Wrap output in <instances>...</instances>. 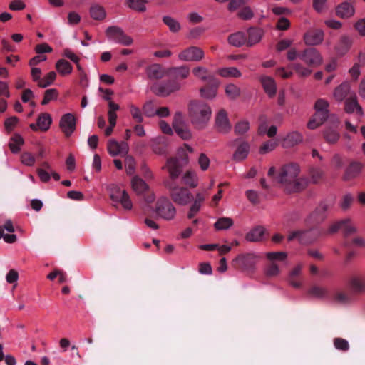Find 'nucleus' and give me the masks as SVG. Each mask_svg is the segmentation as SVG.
<instances>
[{
	"label": "nucleus",
	"instance_id": "f257e3e1",
	"mask_svg": "<svg viewBox=\"0 0 365 365\" xmlns=\"http://www.w3.org/2000/svg\"><path fill=\"white\" fill-rule=\"evenodd\" d=\"M188 162V156L184 148H180L178 152V157L170 158L167 160V168L170 180L165 182V186L169 189L172 200L177 204L185 205L191 202L192 195L185 187H178L175 180L182 171V168Z\"/></svg>",
	"mask_w": 365,
	"mask_h": 365
},
{
	"label": "nucleus",
	"instance_id": "f03ea898",
	"mask_svg": "<svg viewBox=\"0 0 365 365\" xmlns=\"http://www.w3.org/2000/svg\"><path fill=\"white\" fill-rule=\"evenodd\" d=\"M299 167L296 163H290L283 166L277 177V181L283 184L288 192H297L306 187L308 180L298 178Z\"/></svg>",
	"mask_w": 365,
	"mask_h": 365
},
{
	"label": "nucleus",
	"instance_id": "7ed1b4c3",
	"mask_svg": "<svg viewBox=\"0 0 365 365\" xmlns=\"http://www.w3.org/2000/svg\"><path fill=\"white\" fill-rule=\"evenodd\" d=\"M212 110L205 103L192 101L189 104V115L191 123L197 129L204 128L210 119Z\"/></svg>",
	"mask_w": 365,
	"mask_h": 365
},
{
	"label": "nucleus",
	"instance_id": "20e7f679",
	"mask_svg": "<svg viewBox=\"0 0 365 365\" xmlns=\"http://www.w3.org/2000/svg\"><path fill=\"white\" fill-rule=\"evenodd\" d=\"M327 231L321 230L318 228H313L307 230H297L292 232L288 237V241H292L294 239L304 245L310 244L315 241L319 236L327 235Z\"/></svg>",
	"mask_w": 365,
	"mask_h": 365
},
{
	"label": "nucleus",
	"instance_id": "39448f33",
	"mask_svg": "<svg viewBox=\"0 0 365 365\" xmlns=\"http://www.w3.org/2000/svg\"><path fill=\"white\" fill-rule=\"evenodd\" d=\"M181 85L176 80H168L155 83L151 86V91L157 96L166 97L180 89Z\"/></svg>",
	"mask_w": 365,
	"mask_h": 365
},
{
	"label": "nucleus",
	"instance_id": "423d86ee",
	"mask_svg": "<svg viewBox=\"0 0 365 365\" xmlns=\"http://www.w3.org/2000/svg\"><path fill=\"white\" fill-rule=\"evenodd\" d=\"M106 34L109 40L123 46H130L133 42L130 36H128L120 27L116 26H109L106 31Z\"/></svg>",
	"mask_w": 365,
	"mask_h": 365
},
{
	"label": "nucleus",
	"instance_id": "0eeeda50",
	"mask_svg": "<svg viewBox=\"0 0 365 365\" xmlns=\"http://www.w3.org/2000/svg\"><path fill=\"white\" fill-rule=\"evenodd\" d=\"M110 193V197L112 201L120 202L124 209L131 210L133 207L132 202L125 190H121L116 185H110L108 187Z\"/></svg>",
	"mask_w": 365,
	"mask_h": 365
},
{
	"label": "nucleus",
	"instance_id": "6e6552de",
	"mask_svg": "<svg viewBox=\"0 0 365 365\" xmlns=\"http://www.w3.org/2000/svg\"><path fill=\"white\" fill-rule=\"evenodd\" d=\"M155 212L160 217L170 220L174 218L176 210L168 198L160 197L156 202Z\"/></svg>",
	"mask_w": 365,
	"mask_h": 365
},
{
	"label": "nucleus",
	"instance_id": "1a4fd4ad",
	"mask_svg": "<svg viewBox=\"0 0 365 365\" xmlns=\"http://www.w3.org/2000/svg\"><path fill=\"white\" fill-rule=\"evenodd\" d=\"M299 58L309 67L316 68L322 63V56L317 49L309 47L299 53Z\"/></svg>",
	"mask_w": 365,
	"mask_h": 365
},
{
	"label": "nucleus",
	"instance_id": "9d476101",
	"mask_svg": "<svg viewBox=\"0 0 365 365\" xmlns=\"http://www.w3.org/2000/svg\"><path fill=\"white\" fill-rule=\"evenodd\" d=\"M341 230L345 237L356 232V228L352 225L349 218L337 221L329 226L327 230V234L332 235Z\"/></svg>",
	"mask_w": 365,
	"mask_h": 365
},
{
	"label": "nucleus",
	"instance_id": "9b49d317",
	"mask_svg": "<svg viewBox=\"0 0 365 365\" xmlns=\"http://www.w3.org/2000/svg\"><path fill=\"white\" fill-rule=\"evenodd\" d=\"M333 203L328 201H322L310 214L309 220L313 223L319 224L324 222L328 216L329 211L331 209Z\"/></svg>",
	"mask_w": 365,
	"mask_h": 365
},
{
	"label": "nucleus",
	"instance_id": "f8f14e48",
	"mask_svg": "<svg viewBox=\"0 0 365 365\" xmlns=\"http://www.w3.org/2000/svg\"><path fill=\"white\" fill-rule=\"evenodd\" d=\"M259 258H260V256L256 254L247 253L238 255L233 262L244 270H252Z\"/></svg>",
	"mask_w": 365,
	"mask_h": 365
},
{
	"label": "nucleus",
	"instance_id": "ddd939ff",
	"mask_svg": "<svg viewBox=\"0 0 365 365\" xmlns=\"http://www.w3.org/2000/svg\"><path fill=\"white\" fill-rule=\"evenodd\" d=\"M204 57V51L199 47L190 46L178 55L180 60L185 61H199Z\"/></svg>",
	"mask_w": 365,
	"mask_h": 365
},
{
	"label": "nucleus",
	"instance_id": "4468645a",
	"mask_svg": "<svg viewBox=\"0 0 365 365\" xmlns=\"http://www.w3.org/2000/svg\"><path fill=\"white\" fill-rule=\"evenodd\" d=\"M324 33L320 29L313 28L309 29L304 34V41L305 44L309 46H317L320 44L324 40Z\"/></svg>",
	"mask_w": 365,
	"mask_h": 365
},
{
	"label": "nucleus",
	"instance_id": "2eb2a0df",
	"mask_svg": "<svg viewBox=\"0 0 365 365\" xmlns=\"http://www.w3.org/2000/svg\"><path fill=\"white\" fill-rule=\"evenodd\" d=\"M59 125L66 137L71 136L76 130L75 116L71 113L63 115L60 120Z\"/></svg>",
	"mask_w": 365,
	"mask_h": 365
},
{
	"label": "nucleus",
	"instance_id": "dca6fc26",
	"mask_svg": "<svg viewBox=\"0 0 365 365\" xmlns=\"http://www.w3.org/2000/svg\"><path fill=\"white\" fill-rule=\"evenodd\" d=\"M15 231L13 222L11 220H6L1 226V238L6 243H14L17 240L16 235L14 234Z\"/></svg>",
	"mask_w": 365,
	"mask_h": 365
},
{
	"label": "nucleus",
	"instance_id": "f3484780",
	"mask_svg": "<svg viewBox=\"0 0 365 365\" xmlns=\"http://www.w3.org/2000/svg\"><path fill=\"white\" fill-rule=\"evenodd\" d=\"M264 35L263 29L257 27H250L246 34V46L252 47L259 43Z\"/></svg>",
	"mask_w": 365,
	"mask_h": 365
},
{
	"label": "nucleus",
	"instance_id": "a211bd4d",
	"mask_svg": "<svg viewBox=\"0 0 365 365\" xmlns=\"http://www.w3.org/2000/svg\"><path fill=\"white\" fill-rule=\"evenodd\" d=\"M354 38L350 36L343 35L340 37L335 46V50L339 56L345 55L351 48Z\"/></svg>",
	"mask_w": 365,
	"mask_h": 365
},
{
	"label": "nucleus",
	"instance_id": "6ab92c4d",
	"mask_svg": "<svg viewBox=\"0 0 365 365\" xmlns=\"http://www.w3.org/2000/svg\"><path fill=\"white\" fill-rule=\"evenodd\" d=\"M51 122V117L48 113H41L37 119L36 124H30V128L34 131L38 129L46 131L49 129Z\"/></svg>",
	"mask_w": 365,
	"mask_h": 365
},
{
	"label": "nucleus",
	"instance_id": "aec40b11",
	"mask_svg": "<svg viewBox=\"0 0 365 365\" xmlns=\"http://www.w3.org/2000/svg\"><path fill=\"white\" fill-rule=\"evenodd\" d=\"M215 123L218 131L221 133H227L231 128L227 116V113L225 110L219 111L216 116Z\"/></svg>",
	"mask_w": 365,
	"mask_h": 365
},
{
	"label": "nucleus",
	"instance_id": "412c9836",
	"mask_svg": "<svg viewBox=\"0 0 365 365\" xmlns=\"http://www.w3.org/2000/svg\"><path fill=\"white\" fill-rule=\"evenodd\" d=\"M206 85L200 89L202 97L205 98H212L216 96L220 82L217 79L211 82L205 83Z\"/></svg>",
	"mask_w": 365,
	"mask_h": 365
},
{
	"label": "nucleus",
	"instance_id": "4be33fe9",
	"mask_svg": "<svg viewBox=\"0 0 365 365\" xmlns=\"http://www.w3.org/2000/svg\"><path fill=\"white\" fill-rule=\"evenodd\" d=\"M354 6L349 2H342L336 8V14L341 19H348L354 14Z\"/></svg>",
	"mask_w": 365,
	"mask_h": 365
},
{
	"label": "nucleus",
	"instance_id": "5701e85b",
	"mask_svg": "<svg viewBox=\"0 0 365 365\" xmlns=\"http://www.w3.org/2000/svg\"><path fill=\"white\" fill-rule=\"evenodd\" d=\"M260 82L269 97L273 98L277 92V86L274 80L272 77L262 76L260 78Z\"/></svg>",
	"mask_w": 365,
	"mask_h": 365
},
{
	"label": "nucleus",
	"instance_id": "b1692460",
	"mask_svg": "<svg viewBox=\"0 0 365 365\" xmlns=\"http://www.w3.org/2000/svg\"><path fill=\"white\" fill-rule=\"evenodd\" d=\"M329 113L327 111H315L312 118L309 120L307 127L314 130L324 123L327 119Z\"/></svg>",
	"mask_w": 365,
	"mask_h": 365
},
{
	"label": "nucleus",
	"instance_id": "393cba45",
	"mask_svg": "<svg viewBox=\"0 0 365 365\" xmlns=\"http://www.w3.org/2000/svg\"><path fill=\"white\" fill-rule=\"evenodd\" d=\"M363 164L359 162L354 161L350 163L346 169L344 179L345 180H350L357 177L361 171Z\"/></svg>",
	"mask_w": 365,
	"mask_h": 365
},
{
	"label": "nucleus",
	"instance_id": "a878e982",
	"mask_svg": "<svg viewBox=\"0 0 365 365\" xmlns=\"http://www.w3.org/2000/svg\"><path fill=\"white\" fill-rule=\"evenodd\" d=\"M193 75L202 80L203 82H211L217 80L215 76L212 74L206 68L202 66H197L192 69Z\"/></svg>",
	"mask_w": 365,
	"mask_h": 365
},
{
	"label": "nucleus",
	"instance_id": "bb28decb",
	"mask_svg": "<svg viewBox=\"0 0 365 365\" xmlns=\"http://www.w3.org/2000/svg\"><path fill=\"white\" fill-rule=\"evenodd\" d=\"M349 286L351 289V294H359L365 291V280L357 277L350 279Z\"/></svg>",
	"mask_w": 365,
	"mask_h": 365
},
{
	"label": "nucleus",
	"instance_id": "cd10ccee",
	"mask_svg": "<svg viewBox=\"0 0 365 365\" xmlns=\"http://www.w3.org/2000/svg\"><path fill=\"white\" fill-rule=\"evenodd\" d=\"M302 140V135L299 133L294 131L287 134V135L284 138L282 142V146L285 148H292L300 143Z\"/></svg>",
	"mask_w": 365,
	"mask_h": 365
},
{
	"label": "nucleus",
	"instance_id": "c85d7f7f",
	"mask_svg": "<svg viewBox=\"0 0 365 365\" xmlns=\"http://www.w3.org/2000/svg\"><path fill=\"white\" fill-rule=\"evenodd\" d=\"M227 41L233 46L241 47L246 45V34L242 31L235 32L228 36Z\"/></svg>",
	"mask_w": 365,
	"mask_h": 365
},
{
	"label": "nucleus",
	"instance_id": "c756f323",
	"mask_svg": "<svg viewBox=\"0 0 365 365\" xmlns=\"http://www.w3.org/2000/svg\"><path fill=\"white\" fill-rule=\"evenodd\" d=\"M265 229L262 226H257L247 233L245 239L249 242H259L262 240Z\"/></svg>",
	"mask_w": 365,
	"mask_h": 365
},
{
	"label": "nucleus",
	"instance_id": "7c9ffc66",
	"mask_svg": "<svg viewBox=\"0 0 365 365\" xmlns=\"http://www.w3.org/2000/svg\"><path fill=\"white\" fill-rule=\"evenodd\" d=\"M250 152V145L247 142H242L237 148L233 154V159L236 161H241L245 159Z\"/></svg>",
	"mask_w": 365,
	"mask_h": 365
},
{
	"label": "nucleus",
	"instance_id": "2f4dec72",
	"mask_svg": "<svg viewBox=\"0 0 365 365\" xmlns=\"http://www.w3.org/2000/svg\"><path fill=\"white\" fill-rule=\"evenodd\" d=\"M345 110L349 113L354 112L360 115L362 113V108L358 103L356 96L350 97L346 100Z\"/></svg>",
	"mask_w": 365,
	"mask_h": 365
},
{
	"label": "nucleus",
	"instance_id": "473e14b6",
	"mask_svg": "<svg viewBox=\"0 0 365 365\" xmlns=\"http://www.w3.org/2000/svg\"><path fill=\"white\" fill-rule=\"evenodd\" d=\"M24 143V138L19 134H14L10 138L9 147L11 153H18Z\"/></svg>",
	"mask_w": 365,
	"mask_h": 365
},
{
	"label": "nucleus",
	"instance_id": "72a5a7b5",
	"mask_svg": "<svg viewBox=\"0 0 365 365\" xmlns=\"http://www.w3.org/2000/svg\"><path fill=\"white\" fill-rule=\"evenodd\" d=\"M147 75L150 79H160L164 76V71L159 64H153L148 67Z\"/></svg>",
	"mask_w": 365,
	"mask_h": 365
},
{
	"label": "nucleus",
	"instance_id": "f704fd0d",
	"mask_svg": "<svg viewBox=\"0 0 365 365\" xmlns=\"http://www.w3.org/2000/svg\"><path fill=\"white\" fill-rule=\"evenodd\" d=\"M182 183L189 187L194 188L197 185V177L195 172L188 170L182 178Z\"/></svg>",
	"mask_w": 365,
	"mask_h": 365
},
{
	"label": "nucleus",
	"instance_id": "c9c22d12",
	"mask_svg": "<svg viewBox=\"0 0 365 365\" xmlns=\"http://www.w3.org/2000/svg\"><path fill=\"white\" fill-rule=\"evenodd\" d=\"M170 73L174 76V80L185 79L189 76L190 68L186 66L174 67L170 70Z\"/></svg>",
	"mask_w": 365,
	"mask_h": 365
},
{
	"label": "nucleus",
	"instance_id": "e433bc0d",
	"mask_svg": "<svg viewBox=\"0 0 365 365\" xmlns=\"http://www.w3.org/2000/svg\"><path fill=\"white\" fill-rule=\"evenodd\" d=\"M56 68L62 76L70 74L73 70L71 64L65 59L58 60L56 63Z\"/></svg>",
	"mask_w": 365,
	"mask_h": 365
},
{
	"label": "nucleus",
	"instance_id": "4c0bfd02",
	"mask_svg": "<svg viewBox=\"0 0 365 365\" xmlns=\"http://www.w3.org/2000/svg\"><path fill=\"white\" fill-rule=\"evenodd\" d=\"M324 138L327 143L330 144L336 143L339 139V133L333 128H327L323 133Z\"/></svg>",
	"mask_w": 365,
	"mask_h": 365
},
{
	"label": "nucleus",
	"instance_id": "58836bf2",
	"mask_svg": "<svg viewBox=\"0 0 365 365\" xmlns=\"http://www.w3.org/2000/svg\"><path fill=\"white\" fill-rule=\"evenodd\" d=\"M90 14L93 19L98 21L104 19L106 15L104 8L98 4L91 6Z\"/></svg>",
	"mask_w": 365,
	"mask_h": 365
},
{
	"label": "nucleus",
	"instance_id": "ea45409f",
	"mask_svg": "<svg viewBox=\"0 0 365 365\" xmlns=\"http://www.w3.org/2000/svg\"><path fill=\"white\" fill-rule=\"evenodd\" d=\"M131 184L133 190L136 192L138 194L143 193L148 187L145 182L138 176H135L133 178Z\"/></svg>",
	"mask_w": 365,
	"mask_h": 365
},
{
	"label": "nucleus",
	"instance_id": "a19ab883",
	"mask_svg": "<svg viewBox=\"0 0 365 365\" xmlns=\"http://www.w3.org/2000/svg\"><path fill=\"white\" fill-rule=\"evenodd\" d=\"M334 300L339 304H347L353 301V295L351 293L337 292L334 295Z\"/></svg>",
	"mask_w": 365,
	"mask_h": 365
},
{
	"label": "nucleus",
	"instance_id": "79ce46f5",
	"mask_svg": "<svg viewBox=\"0 0 365 365\" xmlns=\"http://www.w3.org/2000/svg\"><path fill=\"white\" fill-rule=\"evenodd\" d=\"M163 21L169 28L171 32L176 33L181 29L180 23L169 16H163Z\"/></svg>",
	"mask_w": 365,
	"mask_h": 365
},
{
	"label": "nucleus",
	"instance_id": "37998d69",
	"mask_svg": "<svg viewBox=\"0 0 365 365\" xmlns=\"http://www.w3.org/2000/svg\"><path fill=\"white\" fill-rule=\"evenodd\" d=\"M233 220L230 217H220L214 225L215 230H227L233 225Z\"/></svg>",
	"mask_w": 365,
	"mask_h": 365
},
{
	"label": "nucleus",
	"instance_id": "c03bdc74",
	"mask_svg": "<svg viewBox=\"0 0 365 365\" xmlns=\"http://www.w3.org/2000/svg\"><path fill=\"white\" fill-rule=\"evenodd\" d=\"M218 73L225 78L234 77L239 78L242 76L241 72L235 67H229L221 68L218 71Z\"/></svg>",
	"mask_w": 365,
	"mask_h": 365
},
{
	"label": "nucleus",
	"instance_id": "a18cd8bd",
	"mask_svg": "<svg viewBox=\"0 0 365 365\" xmlns=\"http://www.w3.org/2000/svg\"><path fill=\"white\" fill-rule=\"evenodd\" d=\"M349 91V86L347 83H342L336 88L334 96L337 101H342L346 98Z\"/></svg>",
	"mask_w": 365,
	"mask_h": 365
},
{
	"label": "nucleus",
	"instance_id": "49530a36",
	"mask_svg": "<svg viewBox=\"0 0 365 365\" xmlns=\"http://www.w3.org/2000/svg\"><path fill=\"white\" fill-rule=\"evenodd\" d=\"M308 294L312 297H317V298H324L325 297L328 292L325 288H323L319 286H312L308 291Z\"/></svg>",
	"mask_w": 365,
	"mask_h": 365
},
{
	"label": "nucleus",
	"instance_id": "de8ad7c7",
	"mask_svg": "<svg viewBox=\"0 0 365 365\" xmlns=\"http://www.w3.org/2000/svg\"><path fill=\"white\" fill-rule=\"evenodd\" d=\"M290 67L293 68L300 77H307L312 72L311 69L304 67L299 63H292Z\"/></svg>",
	"mask_w": 365,
	"mask_h": 365
},
{
	"label": "nucleus",
	"instance_id": "09e8293b",
	"mask_svg": "<svg viewBox=\"0 0 365 365\" xmlns=\"http://www.w3.org/2000/svg\"><path fill=\"white\" fill-rule=\"evenodd\" d=\"M56 74L54 71H51L39 81L38 86L40 88H46L51 85L55 81Z\"/></svg>",
	"mask_w": 365,
	"mask_h": 365
},
{
	"label": "nucleus",
	"instance_id": "8fccbe9b",
	"mask_svg": "<svg viewBox=\"0 0 365 365\" xmlns=\"http://www.w3.org/2000/svg\"><path fill=\"white\" fill-rule=\"evenodd\" d=\"M225 93L231 99H235L240 95V88L235 84L230 83L225 87Z\"/></svg>",
	"mask_w": 365,
	"mask_h": 365
},
{
	"label": "nucleus",
	"instance_id": "3c124183",
	"mask_svg": "<svg viewBox=\"0 0 365 365\" xmlns=\"http://www.w3.org/2000/svg\"><path fill=\"white\" fill-rule=\"evenodd\" d=\"M145 3L144 0H128L127 5L133 10L144 11L146 9Z\"/></svg>",
	"mask_w": 365,
	"mask_h": 365
},
{
	"label": "nucleus",
	"instance_id": "603ef678",
	"mask_svg": "<svg viewBox=\"0 0 365 365\" xmlns=\"http://www.w3.org/2000/svg\"><path fill=\"white\" fill-rule=\"evenodd\" d=\"M19 123V118L16 116L7 118L4 123L5 130L7 133H11L17 124Z\"/></svg>",
	"mask_w": 365,
	"mask_h": 365
},
{
	"label": "nucleus",
	"instance_id": "864d4df0",
	"mask_svg": "<svg viewBox=\"0 0 365 365\" xmlns=\"http://www.w3.org/2000/svg\"><path fill=\"white\" fill-rule=\"evenodd\" d=\"M267 258L272 262L274 261L282 262L287 257V254L285 252H272L266 254Z\"/></svg>",
	"mask_w": 365,
	"mask_h": 365
},
{
	"label": "nucleus",
	"instance_id": "5fc2aeb1",
	"mask_svg": "<svg viewBox=\"0 0 365 365\" xmlns=\"http://www.w3.org/2000/svg\"><path fill=\"white\" fill-rule=\"evenodd\" d=\"M58 94V91L55 88L46 90L44 93V97L41 101V104L47 105L51 101L56 99Z\"/></svg>",
	"mask_w": 365,
	"mask_h": 365
},
{
	"label": "nucleus",
	"instance_id": "6e6d98bb",
	"mask_svg": "<svg viewBox=\"0 0 365 365\" xmlns=\"http://www.w3.org/2000/svg\"><path fill=\"white\" fill-rule=\"evenodd\" d=\"M125 167L126 173L129 175L134 174L135 171V160L133 157L127 155L125 159Z\"/></svg>",
	"mask_w": 365,
	"mask_h": 365
},
{
	"label": "nucleus",
	"instance_id": "4d7b16f0",
	"mask_svg": "<svg viewBox=\"0 0 365 365\" xmlns=\"http://www.w3.org/2000/svg\"><path fill=\"white\" fill-rule=\"evenodd\" d=\"M108 152L111 156H117L120 155L119 150V143L114 140H110L108 143Z\"/></svg>",
	"mask_w": 365,
	"mask_h": 365
},
{
	"label": "nucleus",
	"instance_id": "13d9d810",
	"mask_svg": "<svg viewBox=\"0 0 365 365\" xmlns=\"http://www.w3.org/2000/svg\"><path fill=\"white\" fill-rule=\"evenodd\" d=\"M277 143L275 140H269L261 145L259 148V153L261 154H266L273 150L277 147Z\"/></svg>",
	"mask_w": 365,
	"mask_h": 365
},
{
	"label": "nucleus",
	"instance_id": "bf43d9fd",
	"mask_svg": "<svg viewBox=\"0 0 365 365\" xmlns=\"http://www.w3.org/2000/svg\"><path fill=\"white\" fill-rule=\"evenodd\" d=\"M334 345L336 349L342 351H346L349 349V342L342 338H335L334 339Z\"/></svg>",
	"mask_w": 365,
	"mask_h": 365
},
{
	"label": "nucleus",
	"instance_id": "052dcab7",
	"mask_svg": "<svg viewBox=\"0 0 365 365\" xmlns=\"http://www.w3.org/2000/svg\"><path fill=\"white\" fill-rule=\"evenodd\" d=\"M279 273V268L274 262L269 264L265 269V274L267 277H272L277 276Z\"/></svg>",
	"mask_w": 365,
	"mask_h": 365
},
{
	"label": "nucleus",
	"instance_id": "680f3d73",
	"mask_svg": "<svg viewBox=\"0 0 365 365\" xmlns=\"http://www.w3.org/2000/svg\"><path fill=\"white\" fill-rule=\"evenodd\" d=\"M21 162L25 165L32 166L35 163V158L31 153L24 152L21 155Z\"/></svg>",
	"mask_w": 365,
	"mask_h": 365
},
{
	"label": "nucleus",
	"instance_id": "e2e57ef3",
	"mask_svg": "<svg viewBox=\"0 0 365 365\" xmlns=\"http://www.w3.org/2000/svg\"><path fill=\"white\" fill-rule=\"evenodd\" d=\"M175 131L183 140H188L191 138V133L187 125L178 128Z\"/></svg>",
	"mask_w": 365,
	"mask_h": 365
},
{
	"label": "nucleus",
	"instance_id": "0e129e2a",
	"mask_svg": "<svg viewBox=\"0 0 365 365\" xmlns=\"http://www.w3.org/2000/svg\"><path fill=\"white\" fill-rule=\"evenodd\" d=\"M237 15L242 19L249 20L253 17L254 14L250 7L245 6L239 11Z\"/></svg>",
	"mask_w": 365,
	"mask_h": 365
},
{
	"label": "nucleus",
	"instance_id": "69168bd1",
	"mask_svg": "<svg viewBox=\"0 0 365 365\" xmlns=\"http://www.w3.org/2000/svg\"><path fill=\"white\" fill-rule=\"evenodd\" d=\"M311 180L313 183H318L322 178L323 173L319 168H312L309 171Z\"/></svg>",
	"mask_w": 365,
	"mask_h": 365
},
{
	"label": "nucleus",
	"instance_id": "338daca9",
	"mask_svg": "<svg viewBox=\"0 0 365 365\" xmlns=\"http://www.w3.org/2000/svg\"><path fill=\"white\" fill-rule=\"evenodd\" d=\"M186 124L185 123V122L183 120V117H182V113L180 112H177L174 115L173 121V126L174 130L177 129L178 128L184 126Z\"/></svg>",
	"mask_w": 365,
	"mask_h": 365
},
{
	"label": "nucleus",
	"instance_id": "774afa93",
	"mask_svg": "<svg viewBox=\"0 0 365 365\" xmlns=\"http://www.w3.org/2000/svg\"><path fill=\"white\" fill-rule=\"evenodd\" d=\"M329 103L324 99H318L314 104V109L316 111H328Z\"/></svg>",
	"mask_w": 365,
	"mask_h": 365
}]
</instances>
